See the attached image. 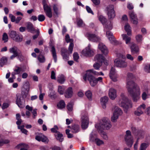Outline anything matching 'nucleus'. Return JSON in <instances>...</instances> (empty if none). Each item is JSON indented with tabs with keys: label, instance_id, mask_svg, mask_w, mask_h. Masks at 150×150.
<instances>
[{
	"label": "nucleus",
	"instance_id": "f257e3e1",
	"mask_svg": "<svg viewBox=\"0 0 150 150\" xmlns=\"http://www.w3.org/2000/svg\"><path fill=\"white\" fill-rule=\"evenodd\" d=\"M134 77L132 74H128L126 87L128 92L132 96L134 101H136L140 98V90L138 85L133 81Z\"/></svg>",
	"mask_w": 150,
	"mask_h": 150
},
{
	"label": "nucleus",
	"instance_id": "f03ea898",
	"mask_svg": "<svg viewBox=\"0 0 150 150\" xmlns=\"http://www.w3.org/2000/svg\"><path fill=\"white\" fill-rule=\"evenodd\" d=\"M112 125L110 120L106 118H103L100 120L99 124H96L95 127L98 131H102L103 129H109Z\"/></svg>",
	"mask_w": 150,
	"mask_h": 150
},
{
	"label": "nucleus",
	"instance_id": "7ed1b4c3",
	"mask_svg": "<svg viewBox=\"0 0 150 150\" xmlns=\"http://www.w3.org/2000/svg\"><path fill=\"white\" fill-rule=\"evenodd\" d=\"M119 103L120 106L125 109H127L132 107V104L131 101L129 100L123 93L121 94V98L119 102Z\"/></svg>",
	"mask_w": 150,
	"mask_h": 150
},
{
	"label": "nucleus",
	"instance_id": "20e7f679",
	"mask_svg": "<svg viewBox=\"0 0 150 150\" xmlns=\"http://www.w3.org/2000/svg\"><path fill=\"white\" fill-rule=\"evenodd\" d=\"M81 127L83 129H86L88 126L89 119L88 114L86 112H83L81 118Z\"/></svg>",
	"mask_w": 150,
	"mask_h": 150
},
{
	"label": "nucleus",
	"instance_id": "39448f33",
	"mask_svg": "<svg viewBox=\"0 0 150 150\" xmlns=\"http://www.w3.org/2000/svg\"><path fill=\"white\" fill-rule=\"evenodd\" d=\"M87 75L88 76V80L91 85L92 86H95L97 83L98 81L99 82H102L103 78L102 77H98L96 78L93 76H91L90 74L88 73Z\"/></svg>",
	"mask_w": 150,
	"mask_h": 150
},
{
	"label": "nucleus",
	"instance_id": "423d86ee",
	"mask_svg": "<svg viewBox=\"0 0 150 150\" xmlns=\"http://www.w3.org/2000/svg\"><path fill=\"white\" fill-rule=\"evenodd\" d=\"M125 139L127 146L131 147L133 143V139L129 130H127L126 131Z\"/></svg>",
	"mask_w": 150,
	"mask_h": 150
},
{
	"label": "nucleus",
	"instance_id": "0eeeda50",
	"mask_svg": "<svg viewBox=\"0 0 150 150\" xmlns=\"http://www.w3.org/2000/svg\"><path fill=\"white\" fill-rule=\"evenodd\" d=\"M99 21L104 25L106 29L111 30L112 28V24L110 22H107L106 19L102 16H100L98 17Z\"/></svg>",
	"mask_w": 150,
	"mask_h": 150
},
{
	"label": "nucleus",
	"instance_id": "6e6552de",
	"mask_svg": "<svg viewBox=\"0 0 150 150\" xmlns=\"http://www.w3.org/2000/svg\"><path fill=\"white\" fill-rule=\"evenodd\" d=\"M122 112L120 109L117 107H115L113 115L111 117V121L113 122H116L119 116L122 115Z\"/></svg>",
	"mask_w": 150,
	"mask_h": 150
},
{
	"label": "nucleus",
	"instance_id": "1a4fd4ad",
	"mask_svg": "<svg viewBox=\"0 0 150 150\" xmlns=\"http://www.w3.org/2000/svg\"><path fill=\"white\" fill-rule=\"evenodd\" d=\"M86 36L91 42H100L101 40L100 38L95 34L87 33L86 34Z\"/></svg>",
	"mask_w": 150,
	"mask_h": 150
},
{
	"label": "nucleus",
	"instance_id": "9d476101",
	"mask_svg": "<svg viewBox=\"0 0 150 150\" xmlns=\"http://www.w3.org/2000/svg\"><path fill=\"white\" fill-rule=\"evenodd\" d=\"M107 14L109 19L113 18L115 16L114 7L112 5H110L108 6L106 8Z\"/></svg>",
	"mask_w": 150,
	"mask_h": 150
},
{
	"label": "nucleus",
	"instance_id": "9b49d317",
	"mask_svg": "<svg viewBox=\"0 0 150 150\" xmlns=\"http://www.w3.org/2000/svg\"><path fill=\"white\" fill-rule=\"evenodd\" d=\"M82 54L86 56H91L94 54V51L91 49L90 46L88 45L82 51Z\"/></svg>",
	"mask_w": 150,
	"mask_h": 150
},
{
	"label": "nucleus",
	"instance_id": "f8f14e48",
	"mask_svg": "<svg viewBox=\"0 0 150 150\" xmlns=\"http://www.w3.org/2000/svg\"><path fill=\"white\" fill-rule=\"evenodd\" d=\"M106 35L110 42L114 45L119 44V42L117 41L113 35L112 34L110 31H106Z\"/></svg>",
	"mask_w": 150,
	"mask_h": 150
},
{
	"label": "nucleus",
	"instance_id": "ddd939ff",
	"mask_svg": "<svg viewBox=\"0 0 150 150\" xmlns=\"http://www.w3.org/2000/svg\"><path fill=\"white\" fill-rule=\"evenodd\" d=\"M129 16L132 23L137 24L138 22V19L136 14L133 11H130L129 12Z\"/></svg>",
	"mask_w": 150,
	"mask_h": 150
},
{
	"label": "nucleus",
	"instance_id": "4468645a",
	"mask_svg": "<svg viewBox=\"0 0 150 150\" xmlns=\"http://www.w3.org/2000/svg\"><path fill=\"white\" fill-rule=\"evenodd\" d=\"M88 73L90 74L91 76H93L92 74L98 76V72L94 71L93 69H90L86 71V73L83 76V79L85 81H86L88 80V76L87 75Z\"/></svg>",
	"mask_w": 150,
	"mask_h": 150
},
{
	"label": "nucleus",
	"instance_id": "2eb2a0df",
	"mask_svg": "<svg viewBox=\"0 0 150 150\" xmlns=\"http://www.w3.org/2000/svg\"><path fill=\"white\" fill-rule=\"evenodd\" d=\"M115 65L120 67H125L127 66V64L125 61L120 60L116 59L114 61Z\"/></svg>",
	"mask_w": 150,
	"mask_h": 150
},
{
	"label": "nucleus",
	"instance_id": "dca6fc26",
	"mask_svg": "<svg viewBox=\"0 0 150 150\" xmlns=\"http://www.w3.org/2000/svg\"><path fill=\"white\" fill-rule=\"evenodd\" d=\"M110 77L112 80L114 82L117 81V76L116 74L115 69L112 67L110 73Z\"/></svg>",
	"mask_w": 150,
	"mask_h": 150
},
{
	"label": "nucleus",
	"instance_id": "f3484780",
	"mask_svg": "<svg viewBox=\"0 0 150 150\" xmlns=\"http://www.w3.org/2000/svg\"><path fill=\"white\" fill-rule=\"evenodd\" d=\"M146 108V105L144 104L140 105L137 108V110L134 112L135 115L139 116L142 114Z\"/></svg>",
	"mask_w": 150,
	"mask_h": 150
},
{
	"label": "nucleus",
	"instance_id": "a211bd4d",
	"mask_svg": "<svg viewBox=\"0 0 150 150\" xmlns=\"http://www.w3.org/2000/svg\"><path fill=\"white\" fill-rule=\"evenodd\" d=\"M98 47L102 52L105 55H107L108 54V51L107 47L103 43H100Z\"/></svg>",
	"mask_w": 150,
	"mask_h": 150
},
{
	"label": "nucleus",
	"instance_id": "6ab92c4d",
	"mask_svg": "<svg viewBox=\"0 0 150 150\" xmlns=\"http://www.w3.org/2000/svg\"><path fill=\"white\" fill-rule=\"evenodd\" d=\"M44 9L45 13L47 16L49 18H51L52 16V9L50 6L45 7Z\"/></svg>",
	"mask_w": 150,
	"mask_h": 150
},
{
	"label": "nucleus",
	"instance_id": "aec40b11",
	"mask_svg": "<svg viewBox=\"0 0 150 150\" xmlns=\"http://www.w3.org/2000/svg\"><path fill=\"white\" fill-rule=\"evenodd\" d=\"M44 9L45 13L47 16L49 18H51L52 16V9L50 6L45 7Z\"/></svg>",
	"mask_w": 150,
	"mask_h": 150
},
{
	"label": "nucleus",
	"instance_id": "412c9836",
	"mask_svg": "<svg viewBox=\"0 0 150 150\" xmlns=\"http://www.w3.org/2000/svg\"><path fill=\"white\" fill-rule=\"evenodd\" d=\"M109 95L111 99H114L117 97L116 90L113 88H110L109 91Z\"/></svg>",
	"mask_w": 150,
	"mask_h": 150
},
{
	"label": "nucleus",
	"instance_id": "4be33fe9",
	"mask_svg": "<svg viewBox=\"0 0 150 150\" xmlns=\"http://www.w3.org/2000/svg\"><path fill=\"white\" fill-rule=\"evenodd\" d=\"M16 148L19 150H28V145L24 143H21L18 144L16 147Z\"/></svg>",
	"mask_w": 150,
	"mask_h": 150
},
{
	"label": "nucleus",
	"instance_id": "5701e85b",
	"mask_svg": "<svg viewBox=\"0 0 150 150\" xmlns=\"http://www.w3.org/2000/svg\"><path fill=\"white\" fill-rule=\"evenodd\" d=\"M27 30L28 32L33 33L35 31V29L31 23L28 22L27 23Z\"/></svg>",
	"mask_w": 150,
	"mask_h": 150
},
{
	"label": "nucleus",
	"instance_id": "b1692460",
	"mask_svg": "<svg viewBox=\"0 0 150 150\" xmlns=\"http://www.w3.org/2000/svg\"><path fill=\"white\" fill-rule=\"evenodd\" d=\"M73 92L72 89L71 87L69 88L66 90L65 93V96L66 98H71L72 96Z\"/></svg>",
	"mask_w": 150,
	"mask_h": 150
},
{
	"label": "nucleus",
	"instance_id": "393cba45",
	"mask_svg": "<svg viewBox=\"0 0 150 150\" xmlns=\"http://www.w3.org/2000/svg\"><path fill=\"white\" fill-rule=\"evenodd\" d=\"M50 51L52 53L54 62H57V55L56 50L54 46H52Z\"/></svg>",
	"mask_w": 150,
	"mask_h": 150
},
{
	"label": "nucleus",
	"instance_id": "a878e982",
	"mask_svg": "<svg viewBox=\"0 0 150 150\" xmlns=\"http://www.w3.org/2000/svg\"><path fill=\"white\" fill-rule=\"evenodd\" d=\"M94 59L95 61L100 63H102L104 60V57L102 54H98L95 56Z\"/></svg>",
	"mask_w": 150,
	"mask_h": 150
},
{
	"label": "nucleus",
	"instance_id": "bb28decb",
	"mask_svg": "<svg viewBox=\"0 0 150 150\" xmlns=\"http://www.w3.org/2000/svg\"><path fill=\"white\" fill-rule=\"evenodd\" d=\"M20 50L16 46H14L10 48L9 49L10 52L13 53L16 55H17V54L19 53V52H20Z\"/></svg>",
	"mask_w": 150,
	"mask_h": 150
},
{
	"label": "nucleus",
	"instance_id": "cd10ccee",
	"mask_svg": "<svg viewBox=\"0 0 150 150\" xmlns=\"http://www.w3.org/2000/svg\"><path fill=\"white\" fill-rule=\"evenodd\" d=\"M131 52L132 53H137L139 51V47L138 45L135 43H132L130 47Z\"/></svg>",
	"mask_w": 150,
	"mask_h": 150
},
{
	"label": "nucleus",
	"instance_id": "c85d7f7f",
	"mask_svg": "<svg viewBox=\"0 0 150 150\" xmlns=\"http://www.w3.org/2000/svg\"><path fill=\"white\" fill-rule=\"evenodd\" d=\"M54 136L57 140L59 142H62L64 139L63 134L60 132H57V134H55Z\"/></svg>",
	"mask_w": 150,
	"mask_h": 150
},
{
	"label": "nucleus",
	"instance_id": "c756f323",
	"mask_svg": "<svg viewBox=\"0 0 150 150\" xmlns=\"http://www.w3.org/2000/svg\"><path fill=\"white\" fill-rule=\"evenodd\" d=\"M53 8L54 12V17H58L59 14V12L57 5L56 4H54Z\"/></svg>",
	"mask_w": 150,
	"mask_h": 150
},
{
	"label": "nucleus",
	"instance_id": "7c9ffc66",
	"mask_svg": "<svg viewBox=\"0 0 150 150\" xmlns=\"http://www.w3.org/2000/svg\"><path fill=\"white\" fill-rule=\"evenodd\" d=\"M122 36L123 40L125 41V43L127 44H128L130 42L131 40L130 37L128 36L125 34H123Z\"/></svg>",
	"mask_w": 150,
	"mask_h": 150
},
{
	"label": "nucleus",
	"instance_id": "2f4dec72",
	"mask_svg": "<svg viewBox=\"0 0 150 150\" xmlns=\"http://www.w3.org/2000/svg\"><path fill=\"white\" fill-rule=\"evenodd\" d=\"M80 130V128L78 125H74L72 126L71 130L72 132L76 133L78 132Z\"/></svg>",
	"mask_w": 150,
	"mask_h": 150
},
{
	"label": "nucleus",
	"instance_id": "473e14b6",
	"mask_svg": "<svg viewBox=\"0 0 150 150\" xmlns=\"http://www.w3.org/2000/svg\"><path fill=\"white\" fill-rule=\"evenodd\" d=\"M108 98L107 96H104L100 99V101L102 103V106L103 108H105V103L108 100Z\"/></svg>",
	"mask_w": 150,
	"mask_h": 150
},
{
	"label": "nucleus",
	"instance_id": "72a5a7b5",
	"mask_svg": "<svg viewBox=\"0 0 150 150\" xmlns=\"http://www.w3.org/2000/svg\"><path fill=\"white\" fill-rule=\"evenodd\" d=\"M125 31L127 33V35H132L131 28L129 25L127 23L126 24L125 26Z\"/></svg>",
	"mask_w": 150,
	"mask_h": 150
},
{
	"label": "nucleus",
	"instance_id": "f704fd0d",
	"mask_svg": "<svg viewBox=\"0 0 150 150\" xmlns=\"http://www.w3.org/2000/svg\"><path fill=\"white\" fill-rule=\"evenodd\" d=\"M8 58L5 57H2L0 59V65L2 67L3 65L6 64L7 62Z\"/></svg>",
	"mask_w": 150,
	"mask_h": 150
},
{
	"label": "nucleus",
	"instance_id": "c9c22d12",
	"mask_svg": "<svg viewBox=\"0 0 150 150\" xmlns=\"http://www.w3.org/2000/svg\"><path fill=\"white\" fill-rule=\"evenodd\" d=\"M58 108L60 109L64 108L65 107V104L63 100H60L57 105Z\"/></svg>",
	"mask_w": 150,
	"mask_h": 150
},
{
	"label": "nucleus",
	"instance_id": "e433bc0d",
	"mask_svg": "<svg viewBox=\"0 0 150 150\" xmlns=\"http://www.w3.org/2000/svg\"><path fill=\"white\" fill-rule=\"evenodd\" d=\"M149 144L148 143H142L140 146L139 150H146Z\"/></svg>",
	"mask_w": 150,
	"mask_h": 150
},
{
	"label": "nucleus",
	"instance_id": "4c0bfd02",
	"mask_svg": "<svg viewBox=\"0 0 150 150\" xmlns=\"http://www.w3.org/2000/svg\"><path fill=\"white\" fill-rule=\"evenodd\" d=\"M14 71L15 72V74H19L21 72L23 71L22 68L18 67H16V68L14 70Z\"/></svg>",
	"mask_w": 150,
	"mask_h": 150
},
{
	"label": "nucleus",
	"instance_id": "58836bf2",
	"mask_svg": "<svg viewBox=\"0 0 150 150\" xmlns=\"http://www.w3.org/2000/svg\"><path fill=\"white\" fill-rule=\"evenodd\" d=\"M65 90V88L64 86H59L58 88V92L60 95L63 94Z\"/></svg>",
	"mask_w": 150,
	"mask_h": 150
},
{
	"label": "nucleus",
	"instance_id": "ea45409f",
	"mask_svg": "<svg viewBox=\"0 0 150 150\" xmlns=\"http://www.w3.org/2000/svg\"><path fill=\"white\" fill-rule=\"evenodd\" d=\"M65 81V79L64 76L63 75H61L58 77V82L61 83H64Z\"/></svg>",
	"mask_w": 150,
	"mask_h": 150
},
{
	"label": "nucleus",
	"instance_id": "a19ab883",
	"mask_svg": "<svg viewBox=\"0 0 150 150\" xmlns=\"http://www.w3.org/2000/svg\"><path fill=\"white\" fill-rule=\"evenodd\" d=\"M17 34L16 32L14 31H11L9 33L10 37L13 40H14V38H16Z\"/></svg>",
	"mask_w": 150,
	"mask_h": 150
},
{
	"label": "nucleus",
	"instance_id": "79ce46f5",
	"mask_svg": "<svg viewBox=\"0 0 150 150\" xmlns=\"http://www.w3.org/2000/svg\"><path fill=\"white\" fill-rule=\"evenodd\" d=\"M23 40V37L22 35H19L18 34L14 38L13 40L17 42H21Z\"/></svg>",
	"mask_w": 150,
	"mask_h": 150
},
{
	"label": "nucleus",
	"instance_id": "37998d69",
	"mask_svg": "<svg viewBox=\"0 0 150 150\" xmlns=\"http://www.w3.org/2000/svg\"><path fill=\"white\" fill-rule=\"evenodd\" d=\"M85 95L89 100H91L92 98V93L90 91H88L85 93Z\"/></svg>",
	"mask_w": 150,
	"mask_h": 150
},
{
	"label": "nucleus",
	"instance_id": "c03bdc74",
	"mask_svg": "<svg viewBox=\"0 0 150 150\" xmlns=\"http://www.w3.org/2000/svg\"><path fill=\"white\" fill-rule=\"evenodd\" d=\"M135 39L138 42H141L143 40V37L142 35H138L135 36Z\"/></svg>",
	"mask_w": 150,
	"mask_h": 150
},
{
	"label": "nucleus",
	"instance_id": "a18cd8bd",
	"mask_svg": "<svg viewBox=\"0 0 150 150\" xmlns=\"http://www.w3.org/2000/svg\"><path fill=\"white\" fill-rule=\"evenodd\" d=\"M17 55H16V57H18V58L21 61H22L24 60V56L22 55V52L21 51L20 52H19V53L17 54Z\"/></svg>",
	"mask_w": 150,
	"mask_h": 150
},
{
	"label": "nucleus",
	"instance_id": "49530a36",
	"mask_svg": "<svg viewBox=\"0 0 150 150\" xmlns=\"http://www.w3.org/2000/svg\"><path fill=\"white\" fill-rule=\"evenodd\" d=\"M74 47V44L73 42H71L70 43L69 46L68 47V51L69 53L71 54L72 53L73 48Z\"/></svg>",
	"mask_w": 150,
	"mask_h": 150
},
{
	"label": "nucleus",
	"instance_id": "de8ad7c7",
	"mask_svg": "<svg viewBox=\"0 0 150 150\" xmlns=\"http://www.w3.org/2000/svg\"><path fill=\"white\" fill-rule=\"evenodd\" d=\"M38 59L41 63L44 62L45 61L44 57L42 54H40L38 57Z\"/></svg>",
	"mask_w": 150,
	"mask_h": 150
},
{
	"label": "nucleus",
	"instance_id": "09e8293b",
	"mask_svg": "<svg viewBox=\"0 0 150 150\" xmlns=\"http://www.w3.org/2000/svg\"><path fill=\"white\" fill-rule=\"evenodd\" d=\"M67 108L68 111H71L73 109V104L71 103H69L67 106Z\"/></svg>",
	"mask_w": 150,
	"mask_h": 150
},
{
	"label": "nucleus",
	"instance_id": "8fccbe9b",
	"mask_svg": "<svg viewBox=\"0 0 150 150\" xmlns=\"http://www.w3.org/2000/svg\"><path fill=\"white\" fill-rule=\"evenodd\" d=\"M78 25L79 27H83L85 25V24L83 23V21L81 19H79L77 22Z\"/></svg>",
	"mask_w": 150,
	"mask_h": 150
},
{
	"label": "nucleus",
	"instance_id": "3c124183",
	"mask_svg": "<svg viewBox=\"0 0 150 150\" xmlns=\"http://www.w3.org/2000/svg\"><path fill=\"white\" fill-rule=\"evenodd\" d=\"M95 142L96 144L98 146H100L103 144V141L97 138L95 139Z\"/></svg>",
	"mask_w": 150,
	"mask_h": 150
},
{
	"label": "nucleus",
	"instance_id": "603ef678",
	"mask_svg": "<svg viewBox=\"0 0 150 150\" xmlns=\"http://www.w3.org/2000/svg\"><path fill=\"white\" fill-rule=\"evenodd\" d=\"M58 128L57 126L56 125H55L54 126L53 128H52L51 129V131L52 132L55 133V134L57 133V132H59L58 131Z\"/></svg>",
	"mask_w": 150,
	"mask_h": 150
},
{
	"label": "nucleus",
	"instance_id": "864d4df0",
	"mask_svg": "<svg viewBox=\"0 0 150 150\" xmlns=\"http://www.w3.org/2000/svg\"><path fill=\"white\" fill-rule=\"evenodd\" d=\"M65 40L67 43L71 42H73V40L72 39H70L69 35L67 34L65 36Z\"/></svg>",
	"mask_w": 150,
	"mask_h": 150
},
{
	"label": "nucleus",
	"instance_id": "5fc2aeb1",
	"mask_svg": "<svg viewBox=\"0 0 150 150\" xmlns=\"http://www.w3.org/2000/svg\"><path fill=\"white\" fill-rule=\"evenodd\" d=\"M38 19L39 21L42 22L45 19V16L43 15H39L38 16Z\"/></svg>",
	"mask_w": 150,
	"mask_h": 150
},
{
	"label": "nucleus",
	"instance_id": "6e6d98bb",
	"mask_svg": "<svg viewBox=\"0 0 150 150\" xmlns=\"http://www.w3.org/2000/svg\"><path fill=\"white\" fill-rule=\"evenodd\" d=\"M16 103L18 105V107L20 108L23 107L21 104V100L20 98H19L18 97L16 100Z\"/></svg>",
	"mask_w": 150,
	"mask_h": 150
},
{
	"label": "nucleus",
	"instance_id": "4d7b16f0",
	"mask_svg": "<svg viewBox=\"0 0 150 150\" xmlns=\"http://www.w3.org/2000/svg\"><path fill=\"white\" fill-rule=\"evenodd\" d=\"M61 55L69 53L68 51L65 48H62L61 51Z\"/></svg>",
	"mask_w": 150,
	"mask_h": 150
},
{
	"label": "nucleus",
	"instance_id": "13d9d810",
	"mask_svg": "<svg viewBox=\"0 0 150 150\" xmlns=\"http://www.w3.org/2000/svg\"><path fill=\"white\" fill-rule=\"evenodd\" d=\"M8 36L7 34L6 33H4L3 35V40H4L5 42H6L8 41Z\"/></svg>",
	"mask_w": 150,
	"mask_h": 150
},
{
	"label": "nucleus",
	"instance_id": "bf43d9fd",
	"mask_svg": "<svg viewBox=\"0 0 150 150\" xmlns=\"http://www.w3.org/2000/svg\"><path fill=\"white\" fill-rule=\"evenodd\" d=\"M70 130L69 129H67L66 130V133L67 136V137L69 138H72L73 137V135L72 134L69 133Z\"/></svg>",
	"mask_w": 150,
	"mask_h": 150
},
{
	"label": "nucleus",
	"instance_id": "052dcab7",
	"mask_svg": "<svg viewBox=\"0 0 150 150\" xmlns=\"http://www.w3.org/2000/svg\"><path fill=\"white\" fill-rule=\"evenodd\" d=\"M73 56L74 60L77 62L79 57L78 54L77 52H75L74 53Z\"/></svg>",
	"mask_w": 150,
	"mask_h": 150
},
{
	"label": "nucleus",
	"instance_id": "680f3d73",
	"mask_svg": "<svg viewBox=\"0 0 150 150\" xmlns=\"http://www.w3.org/2000/svg\"><path fill=\"white\" fill-rule=\"evenodd\" d=\"M99 64L96 63L93 65V67L94 69L96 70H98L101 66Z\"/></svg>",
	"mask_w": 150,
	"mask_h": 150
},
{
	"label": "nucleus",
	"instance_id": "e2e57ef3",
	"mask_svg": "<svg viewBox=\"0 0 150 150\" xmlns=\"http://www.w3.org/2000/svg\"><path fill=\"white\" fill-rule=\"evenodd\" d=\"M70 53H68L67 54L62 55L63 57V59L65 60L66 61L69 59V55Z\"/></svg>",
	"mask_w": 150,
	"mask_h": 150
},
{
	"label": "nucleus",
	"instance_id": "0e129e2a",
	"mask_svg": "<svg viewBox=\"0 0 150 150\" xmlns=\"http://www.w3.org/2000/svg\"><path fill=\"white\" fill-rule=\"evenodd\" d=\"M1 141L2 143V146L4 144H8L10 142V141L7 139H1Z\"/></svg>",
	"mask_w": 150,
	"mask_h": 150
},
{
	"label": "nucleus",
	"instance_id": "69168bd1",
	"mask_svg": "<svg viewBox=\"0 0 150 150\" xmlns=\"http://www.w3.org/2000/svg\"><path fill=\"white\" fill-rule=\"evenodd\" d=\"M9 17L11 18V22H14L16 21V17L10 14H9Z\"/></svg>",
	"mask_w": 150,
	"mask_h": 150
},
{
	"label": "nucleus",
	"instance_id": "338daca9",
	"mask_svg": "<svg viewBox=\"0 0 150 150\" xmlns=\"http://www.w3.org/2000/svg\"><path fill=\"white\" fill-rule=\"evenodd\" d=\"M42 136V135L41 134H39V135L36 136L35 139L36 140L38 141H41Z\"/></svg>",
	"mask_w": 150,
	"mask_h": 150
},
{
	"label": "nucleus",
	"instance_id": "774afa93",
	"mask_svg": "<svg viewBox=\"0 0 150 150\" xmlns=\"http://www.w3.org/2000/svg\"><path fill=\"white\" fill-rule=\"evenodd\" d=\"M9 106V104L8 103H3L2 106V109L4 110L7 108Z\"/></svg>",
	"mask_w": 150,
	"mask_h": 150
}]
</instances>
